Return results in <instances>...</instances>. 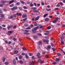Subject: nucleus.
Segmentation results:
<instances>
[{
    "mask_svg": "<svg viewBox=\"0 0 65 65\" xmlns=\"http://www.w3.org/2000/svg\"><path fill=\"white\" fill-rule=\"evenodd\" d=\"M37 61L38 62H40L41 63H43V61H42V60L40 59L38 60Z\"/></svg>",
    "mask_w": 65,
    "mask_h": 65,
    "instance_id": "423d86ee",
    "label": "nucleus"
},
{
    "mask_svg": "<svg viewBox=\"0 0 65 65\" xmlns=\"http://www.w3.org/2000/svg\"><path fill=\"white\" fill-rule=\"evenodd\" d=\"M5 42L6 43H7V44H8V41H5Z\"/></svg>",
    "mask_w": 65,
    "mask_h": 65,
    "instance_id": "052dcab7",
    "label": "nucleus"
},
{
    "mask_svg": "<svg viewBox=\"0 0 65 65\" xmlns=\"http://www.w3.org/2000/svg\"><path fill=\"white\" fill-rule=\"evenodd\" d=\"M23 8L24 9H27V7L25 6H24L23 7Z\"/></svg>",
    "mask_w": 65,
    "mask_h": 65,
    "instance_id": "79ce46f5",
    "label": "nucleus"
},
{
    "mask_svg": "<svg viewBox=\"0 0 65 65\" xmlns=\"http://www.w3.org/2000/svg\"><path fill=\"white\" fill-rule=\"evenodd\" d=\"M58 19H59V18L57 17L55 20L53 21V23H56V22H57L58 21Z\"/></svg>",
    "mask_w": 65,
    "mask_h": 65,
    "instance_id": "f03ea898",
    "label": "nucleus"
},
{
    "mask_svg": "<svg viewBox=\"0 0 65 65\" xmlns=\"http://www.w3.org/2000/svg\"><path fill=\"white\" fill-rule=\"evenodd\" d=\"M12 33V31H8V32L7 33V35H11V34Z\"/></svg>",
    "mask_w": 65,
    "mask_h": 65,
    "instance_id": "7ed1b4c3",
    "label": "nucleus"
},
{
    "mask_svg": "<svg viewBox=\"0 0 65 65\" xmlns=\"http://www.w3.org/2000/svg\"><path fill=\"white\" fill-rule=\"evenodd\" d=\"M1 15L2 18L4 17V15L2 13H1Z\"/></svg>",
    "mask_w": 65,
    "mask_h": 65,
    "instance_id": "a211bd4d",
    "label": "nucleus"
},
{
    "mask_svg": "<svg viewBox=\"0 0 65 65\" xmlns=\"http://www.w3.org/2000/svg\"><path fill=\"white\" fill-rule=\"evenodd\" d=\"M41 4L42 5H44V3L43 2H42Z\"/></svg>",
    "mask_w": 65,
    "mask_h": 65,
    "instance_id": "864d4df0",
    "label": "nucleus"
},
{
    "mask_svg": "<svg viewBox=\"0 0 65 65\" xmlns=\"http://www.w3.org/2000/svg\"><path fill=\"white\" fill-rule=\"evenodd\" d=\"M30 27H28L26 28V30H29V29H30Z\"/></svg>",
    "mask_w": 65,
    "mask_h": 65,
    "instance_id": "72a5a7b5",
    "label": "nucleus"
},
{
    "mask_svg": "<svg viewBox=\"0 0 65 65\" xmlns=\"http://www.w3.org/2000/svg\"><path fill=\"white\" fill-rule=\"evenodd\" d=\"M27 20V19L25 18L24 19H23V21H25Z\"/></svg>",
    "mask_w": 65,
    "mask_h": 65,
    "instance_id": "69168bd1",
    "label": "nucleus"
},
{
    "mask_svg": "<svg viewBox=\"0 0 65 65\" xmlns=\"http://www.w3.org/2000/svg\"><path fill=\"white\" fill-rule=\"evenodd\" d=\"M17 14H15L14 15V17H15V18H16L17 17V16H16Z\"/></svg>",
    "mask_w": 65,
    "mask_h": 65,
    "instance_id": "13d9d810",
    "label": "nucleus"
},
{
    "mask_svg": "<svg viewBox=\"0 0 65 65\" xmlns=\"http://www.w3.org/2000/svg\"><path fill=\"white\" fill-rule=\"evenodd\" d=\"M59 4H60L61 6H63V5L64 4L62 2H60L59 3Z\"/></svg>",
    "mask_w": 65,
    "mask_h": 65,
    "instance_id": "bb28decb",
    "label": "nucleus"
},
{
    "mask_svg": "<svg viewBox=\"0 0 65 65\" xmlns=\"http://www.w3.org/2000/svg\"><path fill=\"white\" fill-rule=\"evenodd\" d=\"M33 12H38L39 11L38 10H36L35 9H33Z\"/></svg>",
    "mask_w": 65,
    "mask_h": 65,
    "instance_id": "ddd939ff",
    "label": "nucleus"
},
{
    "mask_svg": "<svg viewBox=\"0 0 65 65\" xmlns=\"http://www.w3.org/2000/svg\"><path fill=\"white\" fill-rule=\"evenodd\" d=\"M51 45L52 47L54 46V44L52 43H51Z\"/></svg>",
    "mask_w": 65,
    "mask_h": 65,
    "instance_id": "603ef678",
    "label": "nucleus"
},
{
    "mask_svg": "<svg viewBox=\"0 0 65 65\" xmlns=\"http://www.w3.org/2000/svg\"><path fill=\"white\" fill-rule=\"evenodd\" d=\"M38 35H39V36H41V34H37Z\"/></svg>",
    "mask_w": 65,
    "mask_h": 65,
    "instance_id": "338daca9",
    "label": "nucleus"
},
{
    "mask_svg": "<svg viewBox=\"0 0 65 65\" xmlns=\"http://www.w3.org/2000/svg\"><path fill=\"white\" fill-rule=\"evenodd\" d=\"M47 29H48V30H49V29H50L51 28V26H49L47 27Z\"/></svg>",
    "mask_w": 65,
    "mask_h": 65,
    "instance_id": "4be33fe9",
    "label": "nucleus"
},
{
    "mask_svg": "<svg viewBox=\"0 0 65 65\" xmlns=\"http://www.w3.org/2000/svg\"><path fill=\"white\" fill-rule=\"evenodd\" d=\"M13 53L14 54H17L19 53V51H18L15 50L14 52Z\"/></svg>",
    "mask_w": 65,
    "mask_h": 65,
    "instance_id": "6e6552de",
    "label": "nucleus"
},
{
    "mask_svg": "<svg viewBox=\"0 0 65 65\" xmlns=\"http://www.w3.org/2000/svg\"><path fill=\"white\" fill-rule=\"evenodd\" d=\"M52 50L53 51H54V52H55V51H56V50H55V48H53Z\"/></svg>",
    "mask_w": 65,
    "mask_h": 65,
    "instance_id": "a18cd8bd",
    "label": "nucleus"
},
{
    "mask_svg": "<svg viewBox=\"0 0 65 65\" xmlns=\"http://www.w3.org/2000/svg\"><path fill=\"white\" fill-rule=\"evenodd\" d=\"M29 34H30V33H29L26 32V35H29Z\"/></svg>",
    "mask_w": 65,
    "mask_h": 65,
    "instance_id": "e2e57ef3",
    "label": "nucleus"
},
{
    "mask_svg": "<svg viewBox=\"0 0 65 65\" xmlns=\"http://www.w3.org/2000/svg\"><path fill=\"white\" fill-rule=\"evenodd\" d=\"M39 18V16H38L35 19V21H37L38 20V19Z\"/></svg>",
    "mask_w": 65,
    "mask_h": 65,
    "instance_id": "9d476101",
    "label": "nucleus"
},
{
    "mask_svg": "<svg viewBox=\"0 0 65 65\" xmlns=\"http://www.w3.org/2000/svg\"><path fill=\"white\" fill-rule=\"evenodd\" d=\"M16 27H17V26L15 25V26H14L13 27V29H14V28H16Z\"/></svg>",
    "mask_w": 65,
    "mask_h": 65,
    "instance_id": "6e6d98bb",
    "label": "nucleus"
},
{
    "mask_svg": "<svg viewBox=\"0 0 65 65\" xmlns=\"http://www.w3.org/2000/svg\"><path fill=\"white\" fill-rule=\"evenodd\" d=\"M32 64H35V62H34V61L32 60Z\"/></svg>",
    "mask_w": 65,
    "mask_h": 65,
    "instance_id": "c03bdc74",
    "label": "nucleus"
},
{
    "mask_svg": "<svg viewBox=\"0 0 65 65\" xmlns=\"http://www.w3.org/2000/svg\"><path fill=\"white\" fill-rule=\"evenodd\" d=\"M58 9H59V8H55V10H58Z\"/></svg>",
    "mask_w": 65,
    "mask_h": 65,
    "instance_id": "09e8293b",
    "label": "nucleus"
},
{
    "mask_svg": "<svg viewBox=\"0 0 65 65\" xmlns=\"http://www.w3.org/2000/svg\"><path fill=\"white\" fill-rule=\"evenodd\" d=\"M60 5L59 4H58L57 5H56V6L57 7H60Z\"/></svg>",
    "mask_w": 65,
    "mask_h": 65,
    "instance_id": "37998d69",
    "label": "nucleus"
},
{
    "mask_svg": "<svg viewBox=\"0 0 65 65\" xmlns=\"http://www.w3.org/2000/svg\"><path fill=\"white\" fill-rule=\"evenodd\" d=\"M23 58V56H22L21 55H20L19 57V59L20 60H21L22 58Z\"/></svg>",
    "mask_w": 65,
    "mask_h": 65,
    "instance_id": "412c9836",
    "label": "nucleus"
},
{
    "mask_svg": "<svg viewBox=\"0 0 65 65\" xmlns=\"http://www.w3.org/2000/svg\"><path fill=\"white\" fill-rule=\"evenodd\" d=\"M49 20H50V19L48 18H46L45 19V21H46V22H47V21H48Z\"/></svg>",
    "mask_w": 65,
    "mask_h": 65,
    "instance_id": "f8f14e48",
    "label": "nucleus"
},
{
    "mask_svg": "<svg viewBox=\"0 0 65 65\" xmlns=\"http://www.w3.org/2000/svg\"><path fill=\"white\" fill-rule=\"evenodd\" d=\"M13 2H14V0H12L10 1L9 2V3L10 4H11V3H13Z\"/></svg>",
    "mask_w": 65,
    "mask_h": 65,
    "instance_id": "f3484780",
    "label": "nucleus"
},
{
    "mask_svg": "<svg viewBox=\"0 0 65 65\" xmlns=\"http://www.w3.org/2000/svg\"><path fill=\"white\" fill-rule=\"evenodd\" d=\"M61 43L63 44L64 43L63 42V40H61Z\"/></svg>",
    "mask_w": 65,
    "mask_h": 65,
    "instance_id": "393cba45",
    "label": "nucleus"
},
{
    "mask_svg": "<svg viewBox=\"0 0 65 65\" xmlns=\"http://www.w3.org/2000/svg\"><path fill=\"white\" fill-rule=\"evenodd\" d=\"M46 10H47V11H50V10H51V9H47L46 8Z\"/></svg>",
    "mask_w": 65,
    "mask_h": 65,
    "instance_id": "de8ad7c7",
    "label": "nucleus"
},
{
    "mask_svg": "<svg viewBox=\"0 0 65 65\" xmlns=\"http://www.w3.org/2000/svg\"><path fill=\"white\" fill-rule=\"evenodd\" d=\"M14 6V5L13 4H12L10 5V6L11 7H13Z\"/></svg>",
    "mask_w": 65,
    "mask_h": 65,
    "instance_id": "a878e982",
    "label": "nucleus"
},
{
    "mask_svg": "<svg viewBox=\"0 0 65 65\" xmlns=\"http://www.w3.org/2000/svg\"><path fill=\"white\" fill-rule=\"evenodd\" d=\"M22 55V56H25V55H26V54L24 53H22L21 54Z\"/></svg>",
    "mask_w": 65,
    "mask_h": 65,
    "instance_id": "e433bc0d",
    "label": "nucleus"
},
{
    "mask_svg": "<svg viewBox=\"0 0 65 65\" xmlns=\"http://www.w3.org/2000/svg\"><path fill=\"white\" fill-rule=\"evenodd\" d=\"M39 28V26H37V27H35L32 29V31L33 33H35L36 32V30Z\"/></svg>",
    "mask_w": 65,
    "mask_h": 65,
    "instance_id": "f257e3e1",
    "label": "nucleus"
},
{
    "mask_svg": "<svg viewBox=\"0 0 65 65\" xmlns=\"http://www.w3.org/2000/svg\"><path fill=\"white\" fill-rule=\"evenodd\" d=\"M48 14H44V18H45V17H46V16H47V15Z\"/></svg>",
    "mask_w": 65,
    "mask_h": 65,
    "instance_id": "5701e85b",
    "label": "nucleus"
},
{
    "mask_svg": "<svg viewBox=\"0 0 65 65\" xmlns=\"http://www.w3.org/2000/svg\"><path fill=\"white\" fill-rule=\"evenodd\" d=\"M15 4L17 5H18L20 4V3L19 2H17L15 3Z\"/></svg>",
    "mask_w": 65,
    "mask_h": 65,
    "instance_id": "c756f323",
    "label": "nucleus"
},
{
    "mask_svg": "<svg viewBox=\"0 0 65 65\" xmlns=\"http://www.w3.org/2000/svg\"><path fill=\"white\" fill-rule=\"evenodd\" d=\"M38 44L39 45H40L41 44V43H42V41H39V42H38Z\"/></svg>",
    "mask_w": 65,
    "mask_h": 65,
    "instance_id": "6ab92c4d",
    "label": "nucleus"
},
{
    "mask_svg": "<svg viewBox=\"0 0 65 65\" xmlns=\"http://www.w3.org/2000/svg\"><path fill=\"white\" fill-rule=\"evenodd\" d=\"M37 25V24L36 23L34 24V26H36Z\"/></svg>",
    "mask_w": 65,
    "mask_h": 65,
    "instance_id": "774afa93",
    "label": "nucleus"
},
{
    "mask_svg": "<svg viewBox=\"0 0 65 65\" xmlns=\"http://www.w3.org/2000/svg\"><path fill=\"white\" fill-rule=\"evenodd\" d=\"M40 54L39 53H37V56H40Z\"/></svg>",
    "mask_w": 65,
    "mask_h": 65,
    "instance_id": "2f4dec72",
    "label": "nucleus"
},
{
    "mask_svg": "<svg viewBox=\"0 0 65 65\" xmlns=\"http://www.w3.org/2000/svg\"><path fill=\"white\" fill-rule=\"evenodd\" d=\"M5 60H6V58H3V62H5Z\"/></svg>",
    "mask_w": 65,
    "mask_h": 65,
    "instance_id": "aec40b11",
    "label": "nucleus"
},
{
    "mask_svg": "<svg viewBox=\"0 0 65 65\" xmlns=\"http://www.w3.org/2000/svg\"><path fill=\"white\" fill-rule=\"evenodd\" d=\"M20 63L21 64H23V61L22 60H21L20 61Z\"/></svg>",
    "mask_w": 65,
    "mask_h": 65,
    "instance_id": "58836bf2",
    "label": "nucleus"
},
{
    "mask_svg": "<svg viewBox=\"0 0 65 65\" xmlns=\"http://www.w3.org/2000/svg\"><path fill=\"white\" fill-rule=\"evenodd\" d=\"M32 21H34V20H35V18H33L32 19Z\"/></svg>",
    "mask_w": 65,
    "mask_h": 65,
    "instance_id": "680f3d73",
    "label": "nucleus"
},
{
    "mask_svg": "<svg viewBox=\"0 0 65 65\" xmlns=\"http://www.w3.org/2000/svg\"><path fill=\"white\" fill-rule=\"evenodd\" d=\"M31 9H37V8L35 7H33V8H31Z\"/></svg>",
    "mask_w": 65,
    "mask_h": 65,
    "instance_id": "473e14b6",
    "label": "nucleus"
},
{
    "mask_svg": "<svg viewBox=\"0 0 65 65\" xmlns=\"http://www.w3.org/2000/svg\"><path fill=\"white\" fill-rule=\"evenodd\" d=\"M6 1H5L2 0L1 1V3H3V5L5 4L4 3H6Z\"/></svg>",
    "mask_w": 65,
    "mask_h": 65,
    "instance_id": "0eeeda50",
    "label": "nucleus"
},
{
    "mask_svg": "<svg viewBox=\"0 0 65 65\" xmlns=\"http://www.w3.org/2000/svg\"><path fill=\"white\" fill-rule=\"evenodd\" d=\"M13 40H14V41H15L16 40H17V39H15V38H13Z\"/></svg>",
    "mask_w": 65,
    "mask_h": 65,
    "instance_id": "3c124183",
    "label": "nucleus"
},
{
    "mask_svg": "<svg viewBox=\"0 0 65 65\" xmlns=\"http://www.w3.org/2000/svg\"><path fill=\"white\" fill-rule=\"evenodd\" d=\"M21 3H22V4H25V2L23 1H21Z\"/></svg>",
    "mask_w": 65,
    "mask_h": 65,
    "instance_id": "7c9ffc66",
    "label": "nucleus"
},
{
    "mask_svg": "<svg viewBox=\"0 0 65 65\" xmlns=\"http://www.w3.org/2000/svg\"><path fill=\"white\" fill-rule=\"evenodd\" d=\"M9 19H13V16L12 15L10 17H8Z\"/></svg>",
    "mask_w": 65,
    "mask_h": 65,
    "instance_id": "2eb2a0df",
    "label": "nucleus"
},
{
    "mask_svg": "<svg viewBox=\"0 0 65 65\" xmlns=\"http://www.w3.org/2000/svg\"><path fill=\"white\" fill-rule=\"evenodd\" d=\"M53 64H56V63L55 62H53L52 63Z\"/></svg>",
    "mask_w": 65,
    "mask_h": 65,
    "instance_id": "0e129e2a",
    "label": "nucleus"
},
{
    "mask_svg": "<svg viewBox=\"0 0 65 65\" xmlns=\"http://www.w3.org/2000/svg\"><path fill=\"white\" fill-rule=\"evenodd\" d=\"M3 4H0V7H3Z\"/></svg>",
    "mask_w": 65,
    "mask_h": 65,
    "instance_id": "f704fd0d",
    "label": "nucleus"
},
{
    "mask_svg": "<svg viewBox=\"0 0 65 65\" xmlns=\"http://www.w3.org/2000/svg\"><path fill=\"white\" fill-rule=\"evenodd\" d=\"M57 55L58 56H61V54L60 53H57Z\"/></svg>",
    "mask_w": 65,
    "mask_h": 65,
    "instance_id": "8fccbe9b",
    "label": "nucleus"
},
{
    "mask_svg": "<svg viewBox=\"0 0 65 65\" xmlns=\"http://www.w3.org/2000/svg\"><path fill=\"white\" fill-rule=\"evenodd\" d=\"M51 45H49L48 46V48H51Z\"/></svg>",
    "mask_w": 65,
    "mask_h": 65,
    "instance_id": "bf43d9fd",
    "label": "nucleus"
},
{
    "mask_svg": "<svg viewBox=\"0 0 65 65\" xmlns=\"http://www.w3.org/2000/svg\"><path fill=\"white\" fill-rule=\"evenodd\" d=\"M46 33L48 34H49V33H50V31H46Z\"/></svg>",
    "mask_w": 65,
    "mask_h": 65,
    "instance_id": "ea45409f",
    "label": "nucleus"
},
{
    "mask_svg": "<svg viewBox=\"0 0 65 65\" xmlns=\"http://www.w3.org/2000/svg\"><path fill=\"white\" fill-rule=\"evenodd\" d=\"M28 25V24H25L24 25V26H25V27H26Z\"/></svg>",
    "mask_w": 65,
    "mask_h": 65,
    "instance_id": "4d7b16f0",
    "label": "nucleus"
},
{
    "mask_svg": "<svg viewBox=\"0 0 65 65\" xmlns=\"http://www.w3.org/2000/svg\"><path fill=\"white\" fill-rule=\"evenodd\" d=\"M29 54L30 56H32L33 55V54L32 53H29Z\"/></svg>",
    "mask_w": 65,
    "mask_h": 65,
    "instance_id": "49530a36",
    "label": "nucleus"
},
{
    "mask_svg": "<svg viewBox=\"0 0 65 65\" xmlns=\"http://www.w3.org/2000/svg\"><path fill=\"white\" fill-rule=\"evenodd\" d=\"M56 62H57V61H59V59L58 58H56Z\"/></svg>",
    "mask_w": 65,
    "mask_h": 65,
    "instance_id": "b1692460",
    "label": "nucleus"
},
{
    "mask_svg": "<svg viewBox=\"0 0 65 65\" xmlns=\"http://www.w3.org/2000/svg\"><path fill=\"white\" fill-rule=\"evenodd\" d=\"M50 6L48 5V6H46V7H48V8H50Z\"/></svg>",
    "mask_w": 65,
    "mask_h": 65,
    "instance_id": "5fc2aeb1",
    "label": "nucleus"
},
{
    "mask_svg": "<svg viewBox=\"0 0 65 65\" xmlns=\"http://www.w3.org/2000/svg\"><path fill=\"white\" fill-rule=\"evenodd\" d=\"M18 9V7L17 6H14L11 9L12 10H15L16 9Z\"/></svg>",
    "mask_w": 65,
    "mask_h": 65,
    "instance_id": "20e7f679",
    "label": "nucleus"
},
{
    "mask_svg": "<svg viewBox=\"0 0 65 65\" xmlns=\"http://www.w3.org/2000/svg\"><path fill=\"white\" fill-rule=\"evenodd\" d=\"M22 48L24 50V51H25V50L27 51V50L26 48H25L24 47H23Z\"/></svg>",
    "mask_w": 65,
    "mask_h": 65,
    "instance_id": "c9c22d12",
    "label": "nucleus"
},
{
    "mask_svg": "<svg viewBox=\"0 0 65 65\" xmlns=\"http://www.w3.org/2000/svg\"><path fill=\"white\" fill-rule=\"evenodd\" d=\"M17 15H20V16H22V14L21 13H16Z\"/></svg>",
    "mask_w": 65,
    "mask_h": 65,
    "instance_id": "4468645a",
    "label": "nucleus"
},
{
    "mask_svg": "<svg viewBox=\"0 0 65 65\" xmlns=\"http://www.w3.org/2000/svg\"><path fill=\"white\" fill-rule=\"evenodd\" d=\"M25 57L26 59H28V58H29V57H28V56L27 55H25Z\"/></svg>",
    "mask_w": 65,
    "mask_h": 65,
    "instance_id": "cd10ccee",
    "label": "nucleus"
},
{
    "mask_svg": "<svg viewBox=\"0 0 65 65\" xmlns=\"http://www.w3.org/2000/svg\"><path fill=\"white\" fill-rule=\"evenodd\" d=\"M5 65H8V62H5Z\"/></svg>",
    "mask_w": 65,
    "mask_h": 65,
    "instance_id": "4c0bfd02",
    "label": "nucleus"
},
{
    "mask_svg": "<svg viewBox=\"0 0 65 65\" xmlns=\"http://www.w3.org/2000/svg\"><path fill=\"white\" fill-rule=\"evenodd\" d=\"M2 26L3 27H6V25H5L4 24H3L2 25Z\"/></svg>",
    "mask_w": 65,
    "mask_h": 65,
    "instance_id": "a19ab883",
    "label": "nucleus"
},
{
    "mask_svg": "<svg viewBox=\"0 0 65 65\" xmlns=\"http://www.w3.org/2000/svg\"><path fill=\"white\" fill-rule=\"evenodd\" d=\"M30 7H32V6H34V5L32 4H30Z\"/></svg>",
    "mask_w": 65,
    "mask_h": 65,
    "instance_id": "c85d7f7f",
    "label": "nucleus"
},
{
    "mask_svg": "<svg viewBox=\"0 0 65 65\" xmlns=\"http://www.w3.org/2000/svg\"><path fill=\"white\" fill-rule=\"evenodd\" d=\"M12 26H9L7 27V28L8 30H9L10 29V28H11Z\"/></svg>",
    "mask_w": 65,
    "mask_h": 65,
    "instance_id": "dca6fc26",
    "label": "nucleus"
},
{
    "mask_svg": "<svg viewBox=\"0 0 65 65\" xmlns=\"http://www.w3.org/2000/svg\"><path fill=\"white\" fill-rule=\"evenodd\" d=\"M43 42H49V40H45L43 39Z\"/></svg>",
    "mask_w": 65,
    "mask_h": 65,
    "instance_id": "39448f33",
    "label": "nucleus"
},
{
    "mask_svg": "<svg viewBox=\"0 0 65 65\" xmlns=\"http://www.w3.org/2000/svg\"><path fill=\"white\" fill-rule=\"evenodd\" d=\"M26 17H27V15H26L25 14H23L22 15V17L23 18H25Z\"/></svg>",
    "mask_w": 65,
    "mask_h": 65,
    "instance_id": "1a4fd4ad",
    "label": "nucleus"
},
{
    "mask_svg": "<svg viewBox=\"0 0 65 65\" xmlns=\"http://www.w3.org/2000/svg\"><path fill=\"white\" fill-rule=\"evenodd\" d=\"M13 63L14 65H16L17 63H16V61H15V60H14L13 61Z\"/></svg>",
    "mask_w": 65,
    "mask_h": 65,
    "instance_id": "9b49d317",
    "label": "nucleus"
}]
</instances>
